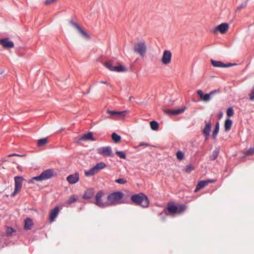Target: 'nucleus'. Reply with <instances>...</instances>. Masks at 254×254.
I'll return each instance as SVG.
<instances>
[{
  "instance_id": "nucleus-1",
  "label": "nucleus",
  "mask_w": 254,
  "mask_h": 254,
  "mask_svg": "<svg viewBox=\"0 0 254 254\" xmlns=\"http://www.w3.org/2000/svg\"><path fill=\"white\" fill-rule=\"evenodd\" d=\"M131 200L134 204L139 205L142 207L146 208L149 206L148 197L143 193L132 195L131 196Z\"/></svg>"
},
{
  "instance_id": "nucleus-2",
  "label": "nucleus",
  "mask_w": 254,
  "mask_h": 254,
  "mask_svg": "<svg viewBox=\"0 0 254 254\" xmlns=\"http://www.w3.org/2000/svg\"><path fill=\"white\" fill-rule=\"evenodd\" d=\"M186 208V207L184 204H181L178 206H176L173 203H169L168 206L165 209V212L166 215H174L176 214H181L183 212Z\"/></svg>"
},
{
  "instance_id": "nucleus-3",
  "label": "nucleus",
  "mask_w": 254,
  "mask_h": 254,
  "mask_svg": "<svg viewBox=\"0 0 254 254\" xmlns=\"http://www.w3.org/2000/svg\"><path fill=\"white\" fill-rule=\"evenodd\" d=\"M123 196L124 194L120 191L110 194L107 197V206L121 203Z\"/></svg>"
},
{
  "instance_id": "nucleus-4",
  "label": "nucleus",
  "mask_w": 254,
  "mask_h": 254,
  "mask_svg": "<svg viewBox=\"0 0 254 254\" xmlns=\"http://www.w3.org/2000/svg\"><path fill=\"white\" fill-rule=\"evenodd\" d=\"M53 176V171L52 169H48L43 171L39 176L32 177L28 181L29 184L33 183L34 181L41 182L51 178Z\"/></svg>"
},
{
  "instance_id": "nucleus-5",
  "label": "nucleus",
  "mask_w": 254,
  "mask_h": 254,
  "mask_svg": "<svg viewBox=\"0 0 254 254\" xmlns=\"http://www.w3.org/2000/svg\"><path fill=\"white\" fill-rule=\"evenodd\" d=\"M133 50L141 57H144L147 52V46L145 42L140 41L136 43L133 46Z\"/></svg>"
},
{
  "instance_id": "nucleus-6",
  "label": "nucleus",
  "mask_w": 254,
  "mask_h": 254,
  "mask_svg": "<svg viewBox=\"0 0 254 254\" xmlns=\"http://www.w3.org/2000/svg\"><path fill=\"white\" fill-rule=\"evenodd\" d=\"M106 167L107 165L105 163L100 162L96 164L88 171H85L84 173L87 177L92 176L97 174L100 170L105 168Z\"/></svg>"
},
{
  "instance_id": "nucleus-7",
  "label": "nucleus",
  "mask_w": 254,
  "mask_h": 254,
  "mask_svg": "<svg viewBox=\"0 0 254 254\" xmlns=\"http://www.w3.org/2000/svg\"><path fill=\"white\" fill-rule=\"evenodd\" d=\"M105 193L102 190L98 191L95 197L94 204L100 207H107V200L104 201L103 197L104 196Z\"/></svg>"
},
{
  "instance_id": "nucleus-8",
  "label": "nucleus",
  "mask_w": 254,
  "mask_h": 254,
  "mask_svg": "<svg viewBox=\"0 0 254 254\" xmlns=\"http://www.w3.org/2000/svg\"><path fill=\"white\" fill-rule=\"evenodd\" d=\"M104 65L111 71L118 72H124L126 70V68L122 65H115L114 62L112 61H109L104 64Z\"/></svg>"
},
{
  "instance_id": "nucleus-9",
  "label": "nucleus",
  "mask_w": 254,
  "mask_h": 254,
  "mask_svg": "<svg viewBox=\"0 0 254 254\" xmlns=\"http://www.w3.org/2000/svg\"><path fill=\"white\" fill-rule=\"evenodd\" d=\"M23 180V178L20 176H16L14 178V190L11 194L12 196H15L20 191L22 187Z\"/></svg>"
},
{
  "instance_id": "nucleus-10",
  "label": "nucleus",
  "mask_w": 254,
  "mask_h": 254,
  "mask_svg": "<svg viewBox=\"0 0 254 254\" xmlns=\"http://www.w3.org/2000/svg\"><path fill=\"white\" fill-rule=\"evenodd\" d=\"M98 154L104 157H112L113 153L110 146L102 147L97 149Z\"/></svg>"
},
{
  "instance_id": "nucleus-11",
  "label": "nucleus",
  "mask_w": 254,
  "mask_h": 254,
  "mask_svg": "<svg viewBox=\"0 0 254 254\" xmlns=\"http://www.w3.org/2000/svg\"><path fill=\"white\" fill-rule=\"evenodd\" d=\"M107 113L115 116L114 118L109 117L110 118L114 119V120H119V119L124 118L125 117V116L126 115L127 112L126 111H112V110H108V111H107Z\"/></svg>"
},
{
  "instance_id": "nucleus-12",
  "label": "nucleus",
  "mask_w": 254,
  "mask_h": 254,
  "mask_svg": "<svg viewBox=\"0 0 254 254\" xmlns=\"http://www.w3.org/2000/svg\"><path fill=\"white\" fill-rule=\"evenodd\" d=\"M172 59V53L169 50H165L163 52L161 58V62L163 64L167 65L171 63Z\"/></svg>"
},
{
  "instance_id": "nucleus-13",
  "label": "nucleus",
  "mask_w": 254,
  "mask_h": 254,
  "mask_svg": "<svg viewBox=\"0 0 254 254\" xmlns=\"http://www.w3.org/2000/svg\"><path fill=\"white\" fill-rule=\"evenodd\" d=\"M216 92V90H213L211 91L209 94H204L202 90H198L197 93L201 100L204 102H208L210 100L211 95H213Z\"/></svg>"
},
{
  "instance_id": "nucleus-14",
  "label": "nucleus",
  "mask_w": 254,
  "mask_h": 254,
  "mask_svg": "<svg viewBox=\"0 0 254 254\" xmlns=\"http://www.w3.org/2000/svg\"><path fill=\"white\" fill-rule=\"evenodd\" d=\"M0 45L4 49H10L13 48L14 46V43L10 41L8 38L0 39Z\"/></svg>"
},
{
  "instance_id": "nucleus-15",
  "label": "nucleus",
  "mask_w": 254,
  "mask_h": 254,
  "mask_svg": "<svg viewBox=\"0 0 254 254\" xmlns=\"http://www.w3.org/2000/svg\"><path fill=\"white\" fill-rule=\"evenodd\" d=\"M229 28V25L226 23H222L217 26L213 30V33H216L217 31L220 32L222 34L225 33Z\"/></svg>"
},
{
  "instance_id": "nucleus-16",
  "label": "nucleus",
  "mask_w": 254,
  "mask_h": 254,
  "mask_svg": "<svg viewBox=\"0 0 254 254\" xmlns=\"http://www.w3.org/2000/svg\"><path fill=\"white\" fill-rule=\"evenodd\" d=\"M214 182L215 180H207L199 181L194 190V192L198 191L199 190L207 186L209 183H213Z\"/></svg>"
},
{
  "instance_id": "nucleus-17",
  "label": "nucleus",
  "mask_w": 254,
  "mask_h": 254,
  "mask_svg": "<svg viewBox=\"0 0 254 254\" xmlns=\"http://www.w3.org/2000/svg\"><path fill=\"white\" fill-rule=\"evenodd\" d=\"M79 175L78 173L70 175L66 178V181L70 184H74L78 182Z\"/></svg>"
},
{
  "instance_id": "nucleus-18",
  "label": "nucleus",
  "mask_w": 254,
  "mask_h": 254,
  "mask_svg": "<svg viewBox=\"0 0 254 254\" xmlns=\"http://www.w3.org/2000/svg\"><path fill=\"white\" fill-rule=\"evenodd\" d=\"M211 63L213 66L217 67H228L236 65V64H232L230 63L226 64L220 61H216L213 60H211Z\"/></svg>"
},
{
  "instance_id": "nucleus-19",
  "label": "nucleus",
  "mask_w": 254,
  "mask_h": 254,
  "mask_svg": "<svg viewBox=\"0 0 254 254\" xmlns=\"http://www.w3.org/2000/svg\"><path fill=\"white\" fill-rule=\"evenodd\" d=\"M71 24L78 30L82 37L87 39L90 38L89 34L77 24L74 22H72Z\"/></svg>"
},
{
  "instance_id": "nucleus-20",
  "label": "nucleus",
  "mask_w": 254,
  "mask_h": 254,
  "mask_svg": "<svg viewBox=\"0 0 254 254\" xmlns=\"http://www.w3.org/2000/svg\"><path fill=\"white\" fill-rule=\"evenodd\" d=\"M186 110V107L182 109L173 110H165L164 111V113L169 115H177L183 113Z\"/></svg>"
},
{
  "instance_id": "nucleus-21",
  "label": "nucleus",
  "mask_w": 254,
  "mask_h": 254,
  "mask_svg": "<svg viewBox=\"0 0 254 254\" xmlns=\"http://www.w3.org/2000/svg\"><path fill=\"white\" fill-rule=\"evenodd\" d=\"M205 126L202 130V132L205 136V140H207L209 135L210 131L211 128V124L210 122H208L207 123L205 122Z\"/></svg>"
},
{
  "instance_id": "nucleus-22",
  "label": "nucleus",
  "mask_w": 254,
  "mask_h": 254,
  "mask_svg": "<svg viewBox=\"0 0 254 254\" xmlns=\"http://www.w3.org/2000/svg\"><path fill=\"white\" fill-rule=\"evenodd\" d=\"M59 212V208L58 206L55 207L53 209H52L50 213V218L49 220L50 222L53 221L57 217L58 214Z\"/></svg>"
},
{
  "instance_id": "nucleus-23",
  "label": "nucleus",
  "mask_w": 254,
  "mask_h": 254,
  "mask_svg": "<svg viewBox=\"0 0 254 254\" xmlns=\"http://www.w3.org/2000/svg\"><path fill=\"white\" fill-rule=\"evenodd\" d=\"M94 194V190L93 189H87L84 192L83 195V198L85 199H88L93 196Z\"/></svg>"
},
{
  "instance_id": "nucleus-24",
  "label": "nucleus",
  "mask_w": 254,
  "mask_h": 254,
  "mask_svg": "<svg viewBox=\"0 0 254 254\" xmlns=\"http://www.w3.org/2000/svg\"><path fill=\"white\" fill-rule=\"evenodd\" d=\"M33 225L32 220L31 218H27L25 220L24 229L26 230H30Z\"/></svg>"
},
{
  "instance_id": "nucleus-25",
  "label": "nucleus",
  "mask_w": 254,
  "mask_h": 254,
  "mask_svg": "<svg viewBox=\"0 0 254 254\" xmlns=\"http://www.w3.org/2000/svg\"><path fill=\"white\" fill-rule=\"evenodd\" d=\"M95 140V139L93 137L92 133L91 132H88L86 134H83L80 138H79V140Z\"/></svg>"
},
{
  "instance_id": "nucleus-26",
  "label": "nucleus",
  "mask_w": 254,
  "mask_h": 254,
  "mask_svg": "<svg viewBox=\"0 0 254 254\" xmlns=\"http://www.w3.org/2000/svg\"><path fill=\"white\" fill-rule=\"evenodd\" d=\"M232 122L230 119H227L225 120L224 124L225 130L227 131H229L232 127Z\"/></svg>"
},
{
  "instance_id": "nucleus-27",
  "label": "nucleus",
  "mask_w": 254,
  "mask_h": 254,
  "mask_svg": "<svg viewBox=\"0 0 254 254\" xmlns=\"http://www.w3.org/2000/svg\"><path fill=\"white\" fill-rule=\"evenodd\" d=\"M77 198L78 197L76 195H72L69 197L66 203L67 204H70L76 201Z\"/></svg>"
},
{
  "instance_id": "nucleus-28",
  "label": "nucleus",
  "mask_w": 254,
  "mask_h": 254,
  "mask_svg": "<svg viewBox=\"0 0 254 254\" xmlns=\"http://www.w3.org/2000/svg\"><path fill=\"white\" fill-rule=\"evenodd\" d=\"M219 123L217 122V123H216V124L215 125V129L213 130V133H212V137L214 139H215L216 138V137L219 132Z\"/></svg>"
},
{
  "instance_id": "nucleus-29",
  "label": "nucleus",
  "mask_w": 254,
  "mask_h": 254,
  "mask_svg": "<svg viewBox=\"0 0 254 254\" xmlns=\"http://www.w3.org/2000/svg\"><path fill=\"white\" fill-rule=\"evenodd\" d=\"M151 128L153 130H157L159 128V125L156 121H153L150 122Z\"/></svg>"
},
{
  "instance_id": "nucleus-30",
  "label": "nucleus",
  "mask_w": 254,
  "mask_h": 254,
  "mask_svg": "<svg viewBox=\"0 0 254 254\" xmlns=\"http://www.w3.org/2000/svg\"><path fill=\"white\" fill-rule=\"evenodd\" d=\"M112 138L116 143L120 142L121 139V136L116 133H113L112 134Z\"/></svg>"
},
{
  "instance_id": "nucleus-31",
  "label": "nucleus",
  "mask_w": 254,
  "mask_h": 254,
  "mask_svg": "<svg viewBox=\"0 0 254 254\" xmlns=\"http://www.w3.org/2000/svg\"><path fill=\"white\" fill-rule=\"evenodd\" d=\"M48 143V139L46 138L40 139L38 141V145L39 146H42L45 145Z\"/></svg>"
},
{
  "instance_id": "nucleus-32",
  "label": "nucleus",
  "mask_w": 254,
  "mask_h": 254,
  "mask_svg": "<svg viewBox=\"0 0 254 254\" xmlns=\"http://www.w3.org/2000/svg\"><path fill=\"white\" fill-rule=\"evenodd\" d=\"M116 154L121 159H126V154L124 151H116Z\"/></svg>"
},
{
  "instance_id": "nucleus-33",
  "label": "nucleus",
  "mask_w": 254,
  "mask_h": 254,
  "mask_svg": "<svg viewBox=\"0 0 254 254\" xmlns=\"http://www.w3.org/2000/svg\"><path fill=\"white\" fill-rule=\"evenodd\" d=\"M249 100L250 101H254V85L250 90L249 93Z\"/></svg>"
},
{
  "instance_id": "nucleus-34",
  "label": "nucleus",
  "mask_w": 254,
  "mask_h": 254,
  "mask_svg": "<svg viewBox=\"0 0 254 254\" xmlns=\"http://www.w3.org/2000/svg\"><path fill=\"white\" fill-rule=\"evenodd\" d=\"M177 158L178 160H181L184 158V154L181 151H178L176 154Z\"/></svg>"
},
{
  "instance_id": "nucleus-35",
  "label": "nucleus",
  "mask_w": 254,
  "mask_h": 254,
  "mask_svg": "<svg viewBox=\"0 0 254 254\" xmlns=\"http://www.w3.org/2000/svg\"><path fill=\"white\" fill-rule=\"evenodd\" d=\"M219 153V150L218 149L216 148L213 151V153H212V160H215L218 156V154Z\"/></svg>"
},
{
  "instance_id": "nucleus-36",
  "label": "nucleus",
  "mask_w": 254,
  "mask_h": 254,
  "mask_svg": "<svg viewBox=\"0 0 254 254\" xmlns=\"http://www.w3.org/2000/svg\"><path fill=\"white\" fill-rule=\"evenodd\" d=\"M228 117H232L234 115V111L232 108H229L226 112Z\"/></svg>"
},
{
  "instance_id": "nucleus-37",
  "label": "nucleus",
  "mask_w": 254,
  "mask_h": 254,
  "mask_svg": "<svg viewBox=\"0 0 254 254\" xmlns=\"http://www.w3.org/2000/svg\"><path fill=\"white\" fill-rule=\"evenodd\" d=\"M254 154V148H250L245 153V155L247 156L253 155Z\"/></svg>"
},
{
  "instance_id": "nucleus-38",
  "label": "nucleus",
  "mask_w": 254,
  "mask_h": 254,
  "mask_svg": "<svg viewBox=\"0 0 254 254\" xmlns=\"http://www.w3.org/2000/svg\"><path fill=\"white\" fill-rule=\"evenodd\" d=\"M116 182L120 184H124L126 182V181L124 179H119L116 180Z\"/></svg>"
},
{
  "instance_id": "nucleus-39",
  "label": "nucleus",
  "mask_w": 254,
  "mask_h": 254,
  "mask_svg": "<svg viewBox=\"0 0 254 254\" xmlns=\"http://www.w3.org/2000/svg\"><path fill=\"white\" fill-rule=\"evenodd\" d=\"M13 229L11 228H7V230H6V233H7V234L8 235H11L12 233L13 232Z\"/></svg>"
},
{
  "instance_id": "nucleus-40",
  "label": "nucleus",
  "mask_w": 254,
  "mask_h": 254,
  "mask_svg": "<svg viewBox=\"0 0 254 254\" xmlns=\"http://www.w3.org/2000/svg\"><path fill=\"white\" fill-rule=\"evenodd\" d=\"M193 170V168L190 166H187L186 168V171L187 172H190Z\"/></svg>"
},
{
  "instance_id": "nucleus-41",
  "label": "nucleus",
  "mask_w": 254,
  "mask_h": 254,
  "mask_svg": "<svg viewBox=\"0 0 254 254\" xmlns=\"http://www.w3.org/2000/svg\"><path fill=\"white\" fill-rule=\"evenodd\" d=\"M57 0H46L45 1L46 4H50L55 1H56Z\"/></svg>"
},
{
  "instance_id": "nucleus-42",
  "label": "nucleus",
  "mask_w": 254,
  "mask_h": 254,
  "mask_svg": "<svg viewBox=\"0 0 254 254\" xmlns=\"http://www.w3.org/2000/svg\"><path fill=\"white\" fill-rule=\"evenodd\" d=\"M139 146H149V144L147 143L141 142L139 143Z\"/></svg>"
},
{
  "instance_id": "nucleus-43",
  "label": "nucleus",
  "mask_w": 254,
  "mask_h": 254,
  "mask_svg": "<svg viewBox=\"0 0 254 254\" xmlns=\"http://www.w3.org/2000/svg\"><path fill=\"white\" fill-rule=\"evenodd\" d=\"M20 156V155L17 154H9L8 155V157H11V156Z\"/></svg>"
},
{
  "instance_id": "nucleus-44",
  "label": "nucleus",
  "mask_w": 254,
  "mask_h": 254,
  "mask_svg": "<svg viewBox=\"0 0 254 254\" xmlns=\"http://www.w3.org/2000/svg\"><path fill=\"white\" fill-rule=\"evenodd\" d=\"M245 7V6H244L243 5H240V6H239L238 8H237V10H241L242 8H243Z\"/></svg>"
},
{
  "instance_id": "nucleus-45",
  "label": "nucleus",
  "mask_w": 254,
  "mask_h": 254,
  "mask_svg": "<svg viewBox=\"0 0 254 254\" xmlns=\"http://www.w3.org/2000/svg\"><path fill=\"white\" fill-rule=\"evenodd\" d=\"M100 82L101 83H104V84H106L107 85H109V84L106 81H101Z\"/></svg>"
},
{
  "instance_id": "nucleus-46",
  "label": "nucleus",
  "mask_w": 254,
  "mask_h": 254,
  "mask_svg": "<svg viewBox=\"0 0 254 254\" xmlns=\"http://www.w3.org/2000/svg\"><path fill=\"white\" fill-rule=\"evenodd\" d=\"M222 116H223V113H220V114H219V118L222 117Z\"/></svg>"
}]
</instances>
